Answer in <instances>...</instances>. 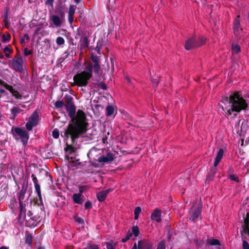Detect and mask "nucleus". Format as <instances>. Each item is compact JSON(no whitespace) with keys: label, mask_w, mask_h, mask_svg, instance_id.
<instances>
[{"label":"nucleus","mask_w":249,"mask_h":249,"mask_svg":"<svg viewBox=\"0 0 249 249\" xmlns=\"http://www.w3.org/2000/svg\"><path fill=\"white\" fill-rule=\"evenodd\" d=\"M156 249H165V244L164 241H161L158 244Z\"/></svg>","instance_id":"40"},{"label":"nucleus","mask_w":249,"mask_h":249,"mask_svg":"<svg viewBox=\"0 0 249 249\" xmlns=\"http://www.w3.org/2000/svg\"><path fill=\"white\" fill-rule=\"evenodd\" d=\"M132 233L134 235L135 237L138 236L139 234V227L137 226H133L132 229Z\"/></svg>","instance_id":"36"},{"label":"nucleus","mask_w":249,"mask_h":249,"mask_svg":"<svg viewBox=\"0 0 249 249\" xmlns=\"http://www.w3.org/2000/svg\"><path fill=\"white\" fill-rule=\"evenodd\" d=\"M14 132L15 136L18 137L17 139H20L23 144L26 145L29 138L28 133L25 130L19 127H16L14 129Z\"/></svg>","instance_id":"7"},{"label":"nucleus","mask_w":249,"mask_h":249,"mask_svg":"<svg viewBox=\"0 0 249 249\" xmlns=\"http://www.w3.org/2000/svg\"><path fill=\"white\" fill-rule=\"evenodd\" d=\"M19 206H20V214L19 216L20 217H21L22 215L23 216H25V204H24L23 202H19Z\"/></svg>","instance_id":"25"},{"label":"nucleus","mask_w":249,"mask_h":249,"mask_svg":"<svg viewBox=\"0 0 249 249\" xmlns=\"http://www.w3.org/2000/svg\"><path fill=\"white\" fill-rule=\"evenodd\" d=\"M30 39V37L27 34H25L23 35V37H20V42L22 46H24L25 44V40H28Z\"/></svg>","instance_id":"29"},{"label":"nucleus","mask_w":249,"mask_h":249,"mask_svg":"<svg viewBox=\"0 0 249 249\" xmlns=\"http://www.w3.org/2000/svg\"><path fill=\"white\" fill-rule=\"evenodd\" d=\"M38 197H39V199L40 201H41V199H42V196H41V194H40V195H37Z\"/></svg>","instance_id":"57"},{"label":"nucleus","mask_w":249,"mask_h":249,"mask_svg":"<svg viewBox=\"0 0 249 249\" xmlns=\"http://www.w3.org/2000/svg\"><path fill=\"white\" fill-rule=\"evenodd\" d=\"M0 84L8 90L12 94L13 96L15 97L16 99L20 100L22 99V95L17 90L15 89L12 86L9 85L5 82L1 80H0Z\"/></svg>","instance_id":"8"},{"label":"nucleus","mask_w":249,"mask_h":249,"mask_svg":"<svg viewBox=\"0 0 249 249\" xmlns=\"http://www.w3.org/2000/svg\"><path fill=\"white\" fill-rule=\"evenodd\" d=\"M22 110L19 107H14L11 109L10 119L14 120L16 117L21 112Z\"/></svg>","instance_id":"17"},{"label":"nucleus","mask_w":249,"mask_h":249,"mask_svg":"<svg viewBox=\"0 0 249 249\" xmlns=\"http://www.w3.org/2000/svg\"><path fill=\"white\" fill-rule=\"evenodd\" d=\"M243 249H249V244L246 240L243 241Z\"/></svg>","instance_id":"43"},{"label":"nucleus","mask_w":249,"mask_h":249,"mask_svg":"<svg viewBox=\"0 0 249 249\" xmlns=\"http://www.w3.org/2000/svg\"><path fill=\"white\" fill-rule=\"evenodd\" d=\"M92 77V65L88 64L84 71L77 73L73 77L74 85L79 87L87 86L88 81Z\"/></svg>","instance_id":"3"},{"label":"nucleus","mask_w":249,"mask_h":249,"mask_svg":"<svg viewBox=\"0 0 249 249\" xmlns=\"http://www.w3.org/2000/svg\"><path fill=\"white\" fill-rule=\"evenodd\" d=\"M28 187V183L24 184L21 187L20 192L18 194V198L19 202H23L25 195Z\"/></svg>","instance_id":"15"},{"label":"nucleus","mask_w":249,"mask_h":249,"mask_svg":"<svg viewBox=\"0 0 249 249\" xmlns=\"http://www.w3.org/2000/svg\"><path fill=\"white\" fill-rule=\"evenodd\" d=\"M32 178L35 185L39 184L37 178L35 177V176L34 174H32Z\"/></svg>","instance_id":"49"},{"label":"nucleus","mask_w":249,"mask_h":249,"mask_svg":"<svg viewBox=\"0 0 249 249\" xmlns=\"http://www.w3.org/2000/svg\"><path fill=\"white\" fill-rule=\"evenodd\" d=\"M132 249H153L152 244L145 240L139 241L138 244L136 242Z\"/></svg>","instance_id":"10"},{"label":"nucleus","mask_w":249,"mask_h":249,"mask_svg":"<svg viewBox=\"0 0 249 249\" xmlns=\"http://www.w3.org/2000/svg\"><path fill=\"white\" fill-rule=\"evenodd\" d=\"M93 69L95 73H98L100 69V66L99 63H94L92 66V70Z\"/></svg>","instance_id":"35"},{"label":"nucleus","mask_w":249,"mask_h":249,"mask_svg":"<svg viewBox=\"0 0 249 249\" xmlns=\"http://www.w3.org/2000/svg\"><path fill=\"white\" fill-rule=\"evenodd\" d=\"M91 60L93 63H99V58L98 56L96 55H94L93 53H91Z\"/></svg>","instance_id":"33"},{"label":"nucleus","mask_w":249,"mask_h":249,"mask_svg":"<svg viewBox=\"0 0 249 249\" xmlns=\"http://www.w3.org/2000/svg\"><path fill=\"white\" fill-rule=\"evenodd\" d=\"M249 214H247V216L244 218L243 229L244 231L249 235V219L248 217Z\"/></svg>","instance_id":"21"},{"label":"nucleus","mask_w":249,"mask_h":249,"mask_svg":"<svg viewBox=\"0 0 249 249\" xmlns=\"http://www.w3.org/2000/svg\"><path fill=\"white\" fill-rule=\"evenodd\" d=\"M73 1L75 3L78 4L80 2V0H73Z\"/></svg>","instance_id":"56"},{"label":"nucleus","mask_w":249,"mask_h":249,"mask_svg":"<svg viewBox=\"0 0 249 249\" xmlns=\"http://www.w3.org/2000/svg\"><path fill=\"white\" fill-rule=\"evenodd\" d=\"M24 53L25 55L28 56L32 54V51L31 50H29L27 48H25L24 49Z\"/></svg>","instance_id":"48"},{"label":"nucleus","mask_w":249,"mask_h":249,"mask_svg":"<svg viewBox=\"0 0 249 249\" xmlns=\"http://www.w3.org/2000/svg\"><path fill=\"white\" fill-rule=\"evenodd\" d=\"M141 212V208L140 207H137L134 210V218L135 220H137L139 218V215Z\"/></svg>","instance_id":"31"},{"label":"nucleus","mask_w":249,"mask_h":249,"mask_svg":"<svg viewBox=\"0 0 249 249\" xmlns=\"http://www.w3.org/2000/svg\"><path fill=\"white\" fill-rule=\"evenodd\" d=\"M239 18V16L237 17V18H236L233 22V30L234 32L235 35L238 36L239 34V30H241L240 27V21L238 19Z\"/></svg>","instance_id":"18"},{"label":"nucleus","mask_w":249,"mask_h":249,"mask_svg":"<svg viewBox=\"0 0 249 249\" xmlns=\"http://www.w3.org/2000/svg\"><path fill=\"white\" fill-rule=\"evenodd\" d=\"M65 107L67 111L69 113V116L72 119V122H73L76 112V107L74 105H66Z\"/></svg>","instance_id":"14"},{"label":"nucleus","mask_w":249,"mask_h":249,"mask_svg":"<svg viewBox=\"0 0 249 249\" xmlns=\"http://www.w3.org/2000/svg\"><path fill=\"white\" fill-rule=\"evenodd\" d=\"M38 249H45V248L43 247L40 246Z\"/></svg>","instance_id":"60"},{"label":"nucleus","mask_w":249,"mask_h":249,"mask_svg":"<svg viewBox=\"0 0 249 249\" xmlns=\"http://www.w3.org/2000/svg\"><path fill=\"white\" fill-rule=\"evenodd\" d=\"M74 219L76 222H78L79 224H83L84 223V220L82 218H81L79 216H75Z\"/></svg>","instance_id":"44"},{"label":"nucleus","mask_w":249,"mask_h":249,"mask_svg":"<svg viewBox=\"0 0 249 249\" xmlns=\"http://www.w3.org/2000/svg\"><path fill=\"white\" fill-rule=\"evenodd\" d=\"M35 190L37 195H40L41 189L39 184L35 185Z\"/></svg>","instance_id":"46"},{"label":"nucleus","mask_w":249,"mask_h":249,"mask_svg":"<svg viewBox=\"0 0 249 249\" xmlns=\"http://www.w3.org/2000/svg\"><path fill=\"white\" fill-rule=\"evenodd\" d=\"M86 115L81 110H78L76 117H74L73 124H70L64 133L65 136L68 139L71 138L72 142L79 136L86 131L87 123L85 122Z\"/></svg>","instance_id":"2"},{"label":"nucleus","mask_w":249,"mask_h":249,"mask_svg":"<svg viewBox=\"0 0 249 249\" xmlns=\"http://www.w3.org/2000/svg\"><path fill=\"white\" fill-rule=\"evenodd\" d=\"M233 172H234L233 169L231 167H230L227 172L228 175H229V174H232Z\"/></svg>","instance_id":"54"},{"label":"nucleus","mask_w":249,"mask_h":249,"mask_svg":"<svg viewBox=\"0 0 249 249\" xmlns=\"http://www.w3.org/2000/svg\"><path fill=\"white\" fill-rule=\"evenodd\" d=\"M50 19L52 21L53 24L56 27H59L61 25L63 22V15L61 17L58 15H53L50 16Z\"/></svg>","instance_id":"12"},{"label":"nucleus","mask_w":249,"mask_h":249,"mask_svg":"<svg viewBox=\"0 0 249 249\" xmlns=\"http://www.w3.org/2000/svg\"><path fill=\"white\" fill-rule=\"evenodd\" d=\"M23 59L21 56H15L12 60V66L14 70L17 71H21L23 70L22 67Z\"/></svg>","instance_id":"9"},{"label":"nucleus","mask_w":249,"mask_h":249,"mask_svg":"<svg viewBox=\"0 0 249 249\" xmlns=\"http://www.w3.org/2000/svg\"><path fill=\"white\" fill-rule=\"evenodd\" d=\"M206 38L204 37L199 38L197 40L195 37H192L188 39L185 44V48L186 50H189L194 48L200 46L205 42Z\"/></svg>","instance_id":"5"},{"label":"nucleus","mask_w":249,"mask_h":249,"mask_svg":"<svg viewBox=\"0 0 249 249\" xmlns=\"http://www.w3.org/2000/svg\"><path fill=\"white\" fill-rule=\"evenodd\" d=\"M22 107H25V105H22Z\"/></svg>","instance_id":"64"},{"label":"nucleus","mask_w":249,"mask_h":249,"mask_svg":"<svg viewBox=\"0 0 249 249\" xmlns=\"http://www.w3.org/2000/svg\"><path fill=\"white\" fill-rule=\"evenodd\" d=\"M73 151H74V149H70L69 152H70V153H71Z\"/></svg>","instance_id":"61"},{"label":"nucleus","mask_w":249,"mask_h":249,"mask_svg":"<svg viewBox=\"0 0 249 249\" xmlns=\"http://www.w3.org/2000/svg\"><path fill=\"white\" fill-rule=\"evenodd\" d=\"M11 36L9 34H3L2 36V41L3 42L8 41L10 40Z\"/></svg>","instance_id":"38"},{"label":"nucleus","mask_w":249,"mask_h":249,"mask_svg":"<svg viewBox=\"0 0 249 249\" xmlns=\"http://www.w3.org/2000/svg\"><path fill=\"white\" fill-rule=\"evenodd\" d=\"M202 204L199 203L194 205L191 209L189 212V218L194 222H196L201 219V212Z\"/></svg>","instance_id":"4"},{"label":"nucleus","mask_w":249,"mask_h":249,"mask_svg":"<svg viewBox=\"0 0 249 249\" xmlns=\"http://www.w3.org/2000/svg\"><path fill=\"white\" fill-rule=\"evenodd\" d=\"M82 37H83V41L81 43L84 44L86 46H89V41L88 38L89 36V34L87 31H84L82 33Z\"/></svg>","instance_id":"22"},{"label":"nucleus","mask_w":249,"mask_h":249,"mask_svg":"<svg viewBox=\"0 0 249 249\" xmlns=\"http://www.w3.org/2000/svg\"><path fill=\"white\" fill-rule=\"evenodd\" d=\"M126 80H127V81L128 83H129V82H130V79H129V78H126Z\"/></svg>","instance_id":"63"},{"label":"nucleus","mask_w":249,"mask_h":249,"mask_svg":"<svg viewBox=\"0 0 249 249\" xmlns=\"http://www.w3.org/2000/svg\"><path fill=\"white\" fill-rule=\"evenodd\" d=\"M114 159V155L112 153H107L106 156H102L98 158L97 161L101 165H104L105 163H110Z\"/></svg>","instance_id":"11"},{"label":"nucleus","mask_w":249,"mask_h":249,"mask_svg":"<svg viewBox=\"0 0 249 249\" xmlns=\"http://www.w3.org/2000/svg\"><path fill=\"white\" fill-rule=\"evenodd\" d=\"M161 211L159 209L154 210L151 215V219L157 223H159L161 221Z\"/></svg>","instance_id":"13"},{"label":"nucleus","mask_w":249,"mask_h":249,"mask_svg":"<svg viewBox=\"0 0 249 249\" xmlns=\"http://www.w3.org/2000/svg\"><path fill=\"white\" fill-rule=\"evenodd\" d=\"M0 249H8V248L3 246L0 248Z\"/></svg>","instance_id":"58"},{"label":"nucleus","mask_w":249,"mask_h":249,"mask_svg":"<svg viewBox=\"0 0 249 249\" xmlns=\"http://www.w3.org/2000/svg\"><path fill=\"white\" fill-rule=\"evenodd\" d=\"M213 177V176L211 177L210 176H208L207 177L206 180H208L209 178H210V179L212 178Z\"/></svg>","instance_id":"59"},{"label":"nucleus","mask_w":249,"mask_h":249,"mask_svg":"<svg viewBox=\"0 0 249 249\" xmlns=\"http://www.w3.org/2000/svg\"><path fill=\"white\" fill-rule=\"evenodd\" d=\"M107 249H116V246L112 243H108L107 245Z\"/></svg>","instance_id":"45"},{"label":"nucleus","mask_w":249,"mask_h":249,"mask_svg":"<svg viewBox=\"0 0 249 249\" xmlns=\"http://www.w3.org/2000/svg\"><path fill=\"white\" fill-rule=\"evenodd\" d=\"M221 103L224 104L221 106L222 109L228 116L231 115L233 112H239L248 107L245 99L237 91L234 92L229 97L223 98Z\"/></svg>","instance_id":"1"},{"label":"nucleus","mask_w":249,"mask_h":249,"mask_svg":"<svg viewBox=\"0 0 249 249\" xmlns=\"http://www.w3.org/2000/svg\"><path fill=\"white\" fill-rule=\"evenodd\" d=\"M88 249H98V247L97 245H92L90 243L88 244L87 247L86 248Z\"/></svg>","instance_id":"47"},{"label":"nucleus","mask_w":249,"mask_h":249,"mask_svg":"<svg viewBox=\"0 0 249 249\" xmlns=\"http://www.w3.org/2000/svg\"><path fill=\"white\" fill-rule=\"evenodd\" d=\"M110 190L107 189L98 193L97 194V197L99 201H103L105 200L107 194L109 192Z\"/></svg>","instance_id":"20"},{"label":"nucleus","mask_w":249,"mask_h":249,"mask_svg":"<svg viewBox=\"0 0 249 249\" xmlns=\"http://www.w3.org/2000/svg\"><path fill=\"white\" fill-rule=\"evenodd\" d=\"M227 177L231 180L234 181L236 182H239L240 181L239 177L236 175L233 174H229V175H227Z\"/></svg>","instance_id":"28"},{"label":"nucleus","mask_w":249,"mask_h":249,"mask_svg":"<svg viewBox=\"0 0 249 249\" xmlns=\"http://www.w3.org/2000/svg\"><path fill=\"white\" fill-rule=\"evenodd\" d=\"M76 6L71 5L68 11V20L70 24L73 21V15L75 12Z\"/></svg>","instance_id":"16"},{"label":"nucleus","mask_w":249,"mask_h":249,"mask_svg":"<svg viewBox=\"0 0 249 249\" xmlns=\"http://www.w3.org/2000/svg\"><path fill=\"white\" fill-rule=\"evenodd\" d=\"M54 0H47L45 2V4L46 5L53 6V3L54 2Z\"/></svg>","instance_id":"50"},{"label":"nucleus","mask_w":249,"mask_h":249,"mask_svg":"<svg viewBox=\"0 0 249 249\" xmlns=\"http://www.w3.org/2000/svg\"><path fill=\"white\" fill-rule=\"evenodd\" d=\"M0 93H6V92L5 89H0Z\"/></svg>","instance_id":"55"},{"label":"nucleus","mask_w":249,"mask_h":249,"mask_svg":"<svg viewBox=\"0 0 249 249\" xmlns=\"http://www.w3.org/2000/svg\"><path fill=\"white\" fill-rule=\"evenodd\" d=\"M231 50H232V53H238L239 52H240V47L238 45L233 44L232 45Z\"/></svg>","instance_id":"30"},{"label":"nucleus","mask_w":249,"mask_h":249,"mask_svg":"<svg viewBox=\"0 0 249 249\" xmlns=\"http://www.w3.org/2000/svg\"><path fill=\"white\" fill-rule=\"evenodd\" d=\"M100 87L103 89H107V87L104 83H100Z\"/></svg>","instance_id":"53"},{"label":"nucleus","mask_w":249,"mask_h":249,"mask_svg":"<svg viewBox=\"0 0 249 249\" xmlns=\"http://www.w3.org/2000/svg\"><path fill=\"white\" fill-rule=\"evenodd\" d=\"M53 137L55 139H57L59 136V132L57 129H54L52 132Z\"/></svg>","instance_id":"39"},{"label":"nucleus","mask_w":249,"mask_h":249,"mask_svg":"<svg viewBox=\"0 0 249 249\" xmlns=\"http://www.w3.org/2000/svg\"><path fill=\"white\" fill-rule=\"evenodd\" d=\"M88 46H86L85 45H84V44L83 43H81L80 44V51H81V53H82L83 52V51L85 49V48L86 47H88Z\"/></svg>","instance_id":"52"},{"label":"nucleus","mask_w":249,"mask_h":249,"mask_svg":"<svg viewBox=\"0 0 249 249\" xmlns=\"http://www.w3.org/2000/svg\"><path fill=\"white\" fill-rule=\"evenodd\" d=\"M207 242L211 245H220V242L217 239H208Z\"/></svg>","instance_id":"32"},{"label":"nucleus","mask_w":249,"mask_h":249,"mask_svg":"<svg viewBox=\"0 0 249 249\" xmlns=\"http://www.w3.org/2000/svg\"><path fill=\"white\" fill-rule=\"evenodd\" d=\"M28 1L30 3H33L34 2L32 0H29Z\"/></svg>","instance_id":"62"},{"label":"nucleus","mask_w":249,"mask_h":249,"mask_svg":"<svg viewBox=\"0 0 249 249\" xmlns=\"http://www.w3.org/2000/svg\"><path fill=\"white\" fill-rule=\"evenodd\" d=\"M56 43L58 45H62L64 44L65 40L62 37L59 36L56 39Z\"/></svg>","instance_id":"37"},{"label":"nucleus","mask_w":249,"mask_h":249,"mask_svg":"<svg viewBox=\"0 0 249 249\" xmlns=\"http://www.w3.org/2000/svg\"><path fill=\"white\" fill-rule=\"evenodd\" d=\"M106 112L107 115V116H110L113 114L114 112V108L112 106L108 105L106 107Z\"/></svg>","instance_id":"27"},{"label":"nucleus","mask_w":249,"mask_h":249,"mask_svg":"<svg viewBox=\"0 0 249 249\" xmlns=\"http://www.w3.org/2000/svg\"><path fill=\"white\" fill-rule=\"evenodd\" d=\"M91 207V203L89 201H88L87 202H86L85 204V207L86 209H89L90 207Z\"/></svg>","instance_id":"51"},{"label":"nucleus","mask_w":249,"mask_h":249,"mask_svg":"<svg viewBox=\"0 0 249 249\" xmlns=\"http://www.w3.org/2000/svg\"><path fill=\"white\" fill-rule=\"evenodd\" d=\"M33 242V237L32 235L29 232L26 231L25 234V243L31 246Z\"/></svg>","instance_id":"24"},{"label":"nucleus","mask_w":249,"mask_h":249,"mask_svg":"<svg viewBox=\"0 0 249 249\" xmlns=\"http://www.w3.org/2000/svg\"><path fill=\"white\" fill-rule=\"evenodd\" d=\"M3 52L5 53V55L7 57L9 58L10 57V54L13 52V50L11 48L6 46L3 49Z\"/></svg>","instance_id":"26"},{"label":"nucleus","mask_w":249,"mask_h":249,"mask_svg":"<svg viewBox=\"0 0 249 249\" xmlns=\"http://www.w3.org/2000/svg\"><path fill=\"white\" fill-rule=\"evenodd\" d=\"M82 194L80 193L79 194H74L72 196V198L73 201L77 204H82L83 201L81 198Z\"/></svg>","instance_id":"23"},{"label":"nucleus","mask_w":249,"mask_h":249,"mask_svg":"<svg viewBox=\"0 0 249 249\" xmlns=\"http://www.w3.org/2000/svg\"><path fill=\"white\" fill-rule=\"evenodd\" d=\"M39 120V116L37 111H35L29 118L28 122L26 124L27 130L30 131L33 127L37 125Z\"/></svg>","instance_id":"6"},{"label":"nucleus","mask_w":249,"mask_h":249,"mask_svg":"<svg viewBox=\"0 0 249 249\" xmlns=\"http://www.w3.org/2000/svg\"><path fill=\"white\" fill-rule=\"evenodd\" d=\"M224 154V151L222 149H220L216 155L214 162V167H216L219 162L221 161Z\"/></svg>","instance_id":"19"},{"label":"nucleus","mask_w":249,"mask_h":249,"mask_svg":"<svg viewBox=\"0 0 249 249\" xmlns=\"http://www.w3.org/2000/svg\"><path fill=\"white\" fill-rule=\"evenodd\" d=\"M66 105H70L74 104L73 102V98L70 96H67L65 97Z\"/></svg>","instance_id":"34"},{"label":"nucleus","mask_w":249,"mask_h":249,"mask_svg":"<svg viewBox=\"0 0 249 249\" xmlns=\"http://www.w3.org/2000/svg\"><path fill=\"white\" fill-rule=\"evenodd\" d=\"M131 235H132V233L130 232H128L126 234V235L125 236V237L124 238H123L122 239V242L123 243H124V242H126L130 238V237L131 236Z\"/></svg>","instance_id":"42"},{"label":"nucleus","mask_w":249,"mask_h":249,"mask_svg":"<svg viewBox=\"0 0 249 249\" xmlns=\"http://www.w3.org/2000/svg\"><path fill=\"white\" fill-rule=\"evenodd\" d=\"M64 104L62 101H57L55 103V107L56 108H61L64 106Z\"/></svg>","instance_id":"41"}]
</instances>
